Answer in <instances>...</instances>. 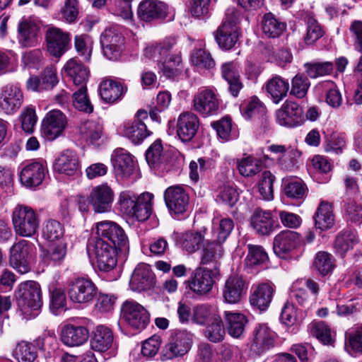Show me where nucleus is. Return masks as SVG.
I'll return each instance as SVG.
<instances>
[{"instance_id":"nucleus-1","label":"nucleus","mask_w":362,"mask_h":362,"mask_svg":"<svg viewBox=\"0 0 362 362\" xmlns=\"http://www.w3.org/2000/svg\"><path fill=\"white\" fill-rule=\"evenodd\" d=\"M144 55L158 63L159 69L167 78L173 79L180 74L178 66L182 57L175 37H168L155 44L147 46Z\"/></svg>"},{"instance_id":"nucleus-2","label":"nucleus","mask_w":362,"mask_h":362,"mask_svg":"<svg viewBox=\"0 0 362 362\" xmlns=\"http://www.w3.org/2000/svg\"><path fill=\"white\" fill-rule=\"evenodd\" d=\"M18 306L25 317H35L42 305L40 284L35 281H27L18 286L16 293Z\"/></svg>"},{"instance_id":"nucleus-3","label":"nucleus","mask_w":362,"mask_h":362,"mask_svg":"<svg viewBox=\"0 0 362 362\" xmlns=\"http://www.w3.org/2000/svg\"><path fill=\"white\" fill-rule=\"evenodd\" d=\"M118 250L117 247L101 239L90 238L87 244L89 256L95 259L98 269L103 272H110L116 267Z\"/></svg>"},{"instance_id":"nucleus-4","label":"nucleus","mask_w":362,"mask_h":362,"mask_svg":"<svg viewBox=\"0 0 362 362\" xmlns=\"http://www.w3.org/2000/svg\"><path fill=\"white\" fill-rule=\"evenodd\" d=\"M12 223L17 235L32 237L38 230L40 216L32 207L18 204L13 210Z\"/></svg>"},{"instance_id":"nucleus-5","label":"nucleus","mask_w":362,"mask_h":362,"mask_svg":"<svg viewBox=\"0 0 362 362\" xmlns=\"http://www.w3.org/2000/svg\"><path fill=\"white\" fill-rule=\"evenodd\" d=\"M95 236L92 239H101L110 245L119 248V251L126 253L129 251V238L124 229L116 222L102 221L94 224Z\"/></svg>"},{"instance_id":"nucleus-6","label":"nucleus","mask_w":362,"mask_h":362,"mask_svg":"<svg viewBox=\"0 0 362 362\" xmlns=\"http://www.w3.org/2000/svg\"><path fill=\"white\" fill-rule=\"evenodd\" d=\"M98 288L88 278L76 277L69 281L67 294L74 303L88 304L97 296Z\"/></svg>"},{"instance_id":"nucleus-7","label":"nucleus","mask_w":362,"mask_h":362,"mask_svg":"<svg viewBox=\"0 0 362 362\" xmlns=\"http://www.w3.org/2000/svg\"><path fill=\"white\" fill-rule=\"evenodd\" d=\"M121 317L135 330H142L149 322L150 315L147 310L134 300H126L121 308Z\"/></svg>"},{"instance_id":"nucleus-8","label":"nucleus","mask_w":362,"mask_h":362,"mask_svg":"<svg viewBox=\"0 0 362 362\" xmlns=\"http://www.w3.org/2000/svg\"><path fill=\"white\" fill-rule=\"evenodd\" d=\"M192 104L195 111L203 117H208L217 114L220 100L218 95L213 89L203 88L194 95Z\"/></svg>"},{"instance_id":"nucleus-9","label":"nucleus","mask_w":362,"mask_h":362,"mask_svg":"<svg viewBox=\"0 0 362 362\" xmlns=\"http://www.w3.org/2000/svg\"><path fill=\"white\" fill-rule=\"evenodd\" d=\"M239 32L236 25V18L233 11H228L226 18L219 27L216 35V40L219 47L224 49L233 48L237 43Z\"/></svg>"},{"instance_id":"nucleus-10","label":"nucleus","mask_w":362,"mask_h":362,"mask_svg":"<svg viewBox=\"0 0 362 362\" xmlns=\"http://www.w3.org/2000/svg\"><path fill=\"white\" fill-rule=\"evenodd\" d=\"M276 122L284 127H295L303 124L305 122L303 110L296 102L286 100L276 111Z\"/></svg>"},{"instance_id":"nucleus-11","label":"nucleus","mask_w":362,"mask_h":362,"mask_svg":"<svg viewBox=\"0 0 362 362\" xmlns=\"http://www.w3.org/2000/svg\"><path fill=\"white\" fill-rule=\"evenodd\" d=\"M67 124L66 115L59 110L48 112L42 122L41 132L49 141L59 137Z\"/></svg>"},{"instance_id":"nucleus-12","label":"nucleus","mask_w":362,"mask_h":362,"mask_svg":"<svg viewBox=\"0 0 362 362\" xmlns=\"http://www.w3.org/2000/svg\"><path fill=\"white\" fill-rule=\"evenodd\" d=\"M33 247L32 243L23 240L14 244L10 250V265L21 274H26L31 269L28 256L32 252Z\"/></svg>"},{"instance_id":"nucleus-13","label":"nucleus","mask_w":362,"mask_h":362,"mask_svg":"<svg viewBox=\"0 0 362 362\" xmlns=\"http://www.w3.org/2000/svg\"><path fill=\"white\" fill-rule=\"evenodd\" d=\"M192 343V334L187 330H176L165 346L164 356L168 359L183 356L189 351Z\"/></svg>"},{"instance_id":"nucleus-14","label":"nucleus","mask_w":362,"mask_h":362,"mask_svg":"<svg viewBox=\"0 0 362 362\" xmlns=\"http://www.w3.org/2000/svg\"><path fill=\"white\" fill-rule=\"evenodd\" d=\"M164 199L169 211L175 215L182 214L188 209L189 198L181 186L168 187L164 193Z\"/></svg>"},{"instance_id":"nucleus-15","label":"nucleus","mask_w":362,"mask_h":362,"mask_svg":"<svg viewBox=\"0 0 362 362\" xmlns=\"http://www.w3.org/2000/svg\"><path fill=\"white\" fill-rule=\"evenodd\" d=\"M88 200L95 213H105L111 210L114 192L107 184L100 185L92 189Z\"/></svg>"},{"instance_id":"nucleus-16","label":"nucleus","mask_w":362,"mask_h":362,"mask_svg":"<svg viewBox=\"0 0 362 362\" xmlns=\"http://www.w3.org/2000/svg\"><path fill=\"white\" fill-rule=\"evenodd\" d=\"M250 224L259 235H270L279 228V223L269 211L257 209L250 218Z\"/></svg>"},{"instance_id":"nucleus-17","label":"nucleus","mask_w":362,"mask_h":362,"mask_svg":"<svg viewBox=\"0 0 362 362\" xmlns=\"http://www.w3.org/2000/svg\"><path fill=\"white\" fill-rule=\"evenodd\" d=\"M70 41L69 34L58 28H49L46 32L47 51L56 57H61L69 49Z\"/></svg>"},{"instance_id":"nucleus-18","label":"nucleus","mask_w":362,"mask_h":362,"mask_svg":"<svg viewBox=\"0 0 362 362\" xmlns=\"http://www.w3.org/2000/svg\"><path fill=\"white\" fill-rule=\"evenodd\" d=\"M23 103V94L16 85L9 84L3 88L0 96V109L7 115L17 112Z\"/></svg>"},{"instance_id":"nucleus-19","label":"nucleus","mask_w":362,"mask_h":362,"mask_svg":"<svg viewBox=\"0 0 362 362\" xmlns=\"http://www.w3.org/2000/svg\"><path fill=\"white\" fill-rule=\"evenodd\" d=\"M46 169L43 162H28L21 170L20 181L28 187L38 186L45 178Z\"/></svg>"},{"instance_id":"nucleus-20","label":"nucleus","mask_w":362,"mask_h":362,"mask_svg":"<svg viewBox=\"0 0 362 362\" xmlns=\"http://www.w3.org/2000/svg\"><path fill=\"white\" fill-rule=\"evenodd\" d=\"M199 127L198 117L192 112H184L177 118V134L182 141H189L196 135Z\"/></svg>"},{"instance_id":"nucleus-21","label":"nucleus","mask_w":362,"mask_h":362,"mask_svg":"<svg viewBox=\"0 0 362 362\" xmlns=\"http://www.w3.org/2000/svg\"><path fill=\"white\" fill-rule=\"evenodd\" d=\"M189 288L198 295H206L213 288L215 280L211 270L199 267L188 281Z\"/></svg>"},{"instance_id":"nucleus-22","label":"nucleus","mask_w":362,"mask_h":362,"mask_svg":"<svg viewBox=\"0 0 362 362\" xmlns=\"http://www.w3.org/2000/svg\"><path fill=\"white\" fill-rule=\"evenodd\" d=\"M276 333L266 324L259 325L253 332L252 349L261 354L274 346Z\"/></svg>"},{"instance_id":"nucleus-23","label":"nucleus","mask_w":362,"mask_h":362,"mask_svg":"<svg viewBox=\"0 0 362 362\" xmlns=\"http://www.w3.org/2000/svg\"><path fill=\"white\" fill-rule=\"evenodd\" d=\"M155 283L154 274L148 264H139L132 275L129 286L134 291L148 290Z\"/></svg>"},{"instance_id":"nucleus-24","label":"nucleus","mask_w":362,"mask_h":362,"mask_svg":"<svg viewBox=\"0 0 362 362\" xmlns=\"http://www.w3.org/2000/svg\"><path fill=\"white\" fill-rule=\"evenodd\" d=\"M147 118V112L139 110L136 114V119L132 123L125 126L124 134L132 143L139 144L151 135V132L147 129L146 124L143 122L144 119Z\"/></svg>"},{"instance_id":"nucleus-25","label":"nucleus","mask_w":362,"mask_h":362,"mask_svg":"<svg viewBox=\"0 0 362 362\" xmlns=\"http://www.w3.org/2000/svg\"><path fill=\"white\" fill-rule=\"evenodd\" d=\"M112 163L117 176L129 177L134 173V157L124 148H117L112 154Z\"/></svg>"},{"instance_id":"nucleus-26","label":"nucleus","mask_w":362,"mask_h":362,"mask_svg":"<svg viewBox=\"0 0 362 362\" xmlns=\"http://www.w3.org/2000/svg\"><path fill=\"white\" fill-rule=\"evenodd\" d=\"M168 6L158 0H143L139 6L137 14L146 22L163 18L167 15Z\"/></svg>"},{"instance_id":"nucleus-27","label":"nucleus","mask_w":362,"mask_h":362,"mask_svg":"<svg viewBox=\"0 0 362 362\" xmlns=\"http://www.w3.org/2000/svg\"><path fill=\"white\" fill-rule=\"evenodd\" d=\"M88 329L81 325L68 324L63 327L61 332L62 343L69 347L83 345L88 341Z\"/></svg>"},{"instance_id":"nucleus-28","label":"nucleus","mask_w":362,"mask_h":362,"mask_svg":"<svg viewBox=\"0 0 362 362\" xmlns=\"http://www.w3.org/2000/svg\"><path fill=\"white\" fill-rule=\"evenodd\" d=\"M298 244V234L293 230H285L274 238L273 250L280 258H285Z\"/></svg>"},{"instance_id":"nucleus-29","label":"nucleus","mask_w":362,"mask_h":362,"mask_svg":"<svg viewBox=\"0 0 362 362\" xmlns=\"http://www.w3.org/2000/svg\"><path fill=\"white\" fill-rule=\"evenodd\" d=\"M54 169L59 173L69 176L76 175L80 170V161L77 153L72 150H65L56 159Z\"/></svg>"},{"instance_id":"nucleus-30","label":"nucleus","mask_w":362,"mask_h":362,"mask_svg":"<svg viewBox=\"0 0 362 362\" xmlns=\"http://www.w3.org/2000/svg\"><path fill=\"white\" fill-rule=\"evenodd\" d=\"M245 286L244 280L237 275L229 276L223 287L222 296L224 302L236 304L241 300Z\"/></svg>"},{"instance_id":"nucleus-31","label":"nucleus","mask_w":362,"mask_h":362,"mask_svg":"<svg viewBox=\"0 0 362 362\" xmlns=\"http://www.w3.org/2000/svg\"><path fill=\"white\" fill-rule=\"evenodd\" d=\"M274 291V286L269 283H262L253 288L250 296V303L252 306L259 310H265L268 308Z\"/></svg>"},{"instance_id":"nucleus-32","label":"nucleus","mask_w":362,"mask_h":362,"mask_svg":"<svg viewBox=\"0 0 362 362\" xmlns=\"http://www.w3.org/2000/svg\"><path fill=\"white\" fill-rule=\"evenodd\" d=\"M114 335L112 329L105 325H98L90 339L91 349L95 351L105 352L112 345Z\"/></svg>"},{"instance_id":"nucleus-33","label":"nucleus","mask_w":362,"mask_h":362,"mask_svg":"<svg viewBox=\"0 0 362 362\" xmlns=\"http://www.w3.org/2000/svg\"><path fill=\"white\" fill-rule=\"evenodd\" d=\"M222 78L229 85V91L233 97H237L243 88V83L240 80V70L238 64L234 62L223 63L221 66Z\"/></svg>"},{"instance_id":"nucleus-34","label":"nucleus","mask_w":362,"mask_h":362,"mask_svg":"<svg viewBox=\"0 0 362 362\" xmlns=\"http://www.w3.org/2000/svg\"><path fill=\"white\" fill-rule=\"evenodd\" d=\"M333 204L327 201H321L314 215L315 225L321 230H326L334 224Z\"/></svg>"},{"instance_id":"nucleus-35","label":"nucleus","mask_w":362,"mask_h":362,"mask_svg":"<svg viewBox=\"0 0 362 362\" xmlns=\"http://www.w3.org/2000/svg\"><path fill=\"white\" fill-rule=\"evenodd\" d=\"M126 89L120 82L111 79L103 81L99 86L101 98L106 103H113L120 100Z\"/></svg>"},{"instance_id":"nucleus-36","label":"nucleus","mask_w":362,"mask_h":362,"mask_svg":"<svg viewBox=\"0 0 362 362\" xmlns=\"http://www.w3.org/2000/svg\"><path fill=\"white\" fill-rule=\"evenodd\" d=\"M64 74L76 86H86L89 76L88 69L75 58L69 59L64 66Z\"/></svg>"},{"instance_id":"nucleus-37","label":"nucleus","mask_w":362,"mask_h":362,"mask_svg":"<svg viewBox=\"0 0 362 362\" xmlns=\"http://www.w3.org/2000/svg\"><path fill=\"white\" fill-rule=\"evenodd\" d=\"M303 20L306 25L303 41L307 45H312L324 35L325 30L313 13H305Z\"/></svg>"},{"instance_id":"nucleus-38","label":"nucleus","mask_w":362,"mask_h":362,"mask_svg":"<svg viewBox=\"0 0 362 362\" xmlns=\"http://www.w3.org/2000/svg\"><path fill=\"white\" fill-rule=\"evenodd\" d=\"M265 89L272 101L278 104L286 96L289 83L281 76H276L267 82Z\"/></svg>"},{"instance_id":"nucleus-39","label":"nucleus","mask_w":362,"mask_h":362,"mask_svg":"<svg viewBox=\"0 0 362 362\" xmlns=\"http://www.w3.org/2000/svg\"><path fill=\"white\" fill-rule=\"evenodd\" d=\"M223 250L221 243L215 240H207L203 245L201 255L202 264H213L217 268L219 259L223 256Z\"/></svg>"},{"instance_id":"nucleus-40","label":"nucleus","mask_w":362,"mask_h":362,"mask_svg":"<svg viewBox=\"0 0 362 362\" xmlns=\"http://www.w3.org/2000/svg\"><path fill=\"white\" fill-rule=\"evenodd\" d=\"M224 319L228 334L235 338L240 337L247 322L246 317L239 313L224 312Z\"/></svg>"},{"instance_id":"nucleus-41","label":"nucleus","mask_w":362,"mask_h":362,"mask_svg":"<svg viewBox=\"0 0 362 362\" xmlns=\"http://www.w3.org/2000/svg\"><path fill=\"white\" fill-rule=\"evenodd\" d=\"M286 23L276 18L272 13H266L262 20V29L264 34L270 38L281 36L286 30Z\"/></svg>"},{"instance_id":"nucleus-42","label":"nucleus","mask_w":362,"mask_h":362,"mask_svg":"<svg viewBox=\"0 0 362 362\" xmlns=\"http://www.w3.org/2000/svg\"><path fill=\"white\" fill-rule=\"evenodd\" d=\"M66 255V244L60 243L41 250L42 261L47 265L60 264Z\"/></svg>"},{"instance_id":"nucleus-43","label":"nucleus","mask_w":362,"mask_h":362,"mask_svg":"<svg viewBox=\"0 0 362 362\" xmlns=\"http://www.w3.org/2000/svg\"><path fill=\"white\" fill-rule=\"evenodd\" d=\"M358 242V237L354 233L349 231L341 233L337 235L334 243V252L337 255L344 257L349 251L353 250Z\"/></svg>"},{"instance_id":"nucleus-44","label":"nucleus","mask_w":362,"mask_h":362,"mask_svg":"<svg viewBox=\"0 0 362 362\" xmlns=\"http://www.w3.org/2000/svg\"><path fill=\"white\" fill-rule=\"evenodd\" d=\"M153 195L146 192L139 197V200L133 211L129 216L135 218L138 221H145L152 213V199Z\"/></svg>"},{"instance_id":"nucleus-45","label":"nucleus","mask_w":362,"mask_h":362,"mask_svg":"<svg viewBox=\"0 0 362 362\" xmlns=\"http://www.w3.org/2000/svg\"><path fill=\"white\" fill-rule=\"evenodd\" d=\"M38 28L30 21H23L18 25L19 42L23 47L35 46L37 43Z\"/></svg>"},{"instance_id":"nucleus-46","label":"nucleus","mask_w":362,"mask_h":362,"mask_svg":"<svg viewBox=\"0 0 362 362\" xmlns=\"http://www.w3.org/2000/svg\"><path fill=\"white\" fill-rule=\"evenodd\" d=\"M218 315L215 307L207 304L197 305L193 309L192 320L197 325H204Z\"/></svg>"},{"instance_id":"nucleus-47","label":"nucleus","mask_w":362,"mask_h":362,"mask_svg":"<svg viewBox=\"0 0 362 362\" xmlns=\"http://www.w3.org/2000/svg\"><path fill=\"white\" fill-rule=\"evenodd\" d=\"M190 62L199 70L211 69L215 66V61L210 52L202 48L194 49L192 51Z\"/></svg>"},{"instance_id":"nucleus-48","label":"nucleus","mask_w":362,"mask_h":362,"mask_svg":"<svg viewBox=\"0 0 362 362\" xmlns=\"http://www.w3.org/2000/svg\"><path fill=\"white\" fill-rule=\"evenodd\" d=\"M233 227L234 223L230 218H222L217 222L214 220L212 226L214 240L221 244L224 243L233 230Z\"/></svg>"},{"instance_id":"nucleus-49","label":"nucleus","mask_w":362,"mask_h":362,"mask_svg":"<svg viewBox=\"0 0 362 362\" xmlns=\"http://www.w3.org/2000/svg\"><path fill=\"white\" fill-rule=\"evenodd\" d=\"M313 265L321 275L326 276L331 274L335 267L334 258L327 252L320 251L315 255Z\"/></svg>"},{"instance_id":"nucleus-50","label":"nucleus","mask_w":362,"mask_h":362,"mask_svg":"<svg viewBox=\"0 0 362 362\" xmlns=\"http://www.w3.org/2000/svg\"><path fill=\"white\" fill-rule=\"evenodd\" d=\"M237 168L241 175L252 177L262 170V165L259 159L249 156L238 160Z\"/></svg>"},{"instance_id":"nucleus-51","label":"nucleus","mask_w":362,"mask_h":362,"mask_svg":"<svg viewBox=\"0 0 362 362\" xmlns=\"http://www.w3.org/2000/svg\"><path fill=\"white\" fill-rule=\"evenodd\" d=\"M79 131L83 139L94 144L100 138L102 127L98 122L88 120L81 124Z\"/></svg>"},{"instance_id":"nucleus-52","label":"nucleus","mask_w":362,"mask_h":362,"mask_svg":"<svg viewBox=\"0 0 362 362\" xmlns=\"http://www.w3.org/2000/svg\"><path fill=\"white\" fill-rule=\"evenodd\" d=\"M13 355L18 362H33L37 356L35 346L24 341L16 345Z\"/></svg>"},{"instance_id":"nucleus-53","label":"nucleus","mask_w":362,"mask_h":362,"mask_svg":"<svg viewBox=\"0 0 362 362\" xmlns=\"http://www.w3.org/2000/svg\"><path fill=\"white\" fill-rule=\"evenodd\" d=\"M284 191L288 198L303 199L305 197L308 188L302 180L295 178L285 184Z\"/></svg>"},{"instance_id":"nucleus-54","label":"nucleus","mask_w":362,"mask_h":362,"mask_svg":"<svg viewBox=\"0 0 362 362\" xmlns=\"http://www.w3.org/2000/svg\"><path fill=\"white\" fill-rule=\"evenodd\" d=\"M268 260V255L260 245H248V253L245 259L248 267H253L264 264Z\"/></svg>"},{"instance_id":"nucleus-55","label":"nucleus","mask_w":362,"mask_h":362,"mask_svg":"<svg viewBox=\"0 0 362 362\" xmlns=\"http://www.w3.org/2000/svg\"><path fill=\"white\" fill-rule=\"evenodd\" d=\"M100 43L102 47L124 46V38L120 29L116 26L107 28L101 34Z\"/></svg>"},{"instance_id":"nucleus-56","label":"nucleus","mask_w":362,"mask_h":362,"mask_svg":"<svg viewBox=\"0 0 362 362\" xmlns=\"http://www.w3.org/2000/svg\"><path fill=\"white\" fill-rule=\"evenodd\" d=\"M205 337L211 342H219L223 339L225 329L220 315L206 326L204 331Z\"/></svg>"},{"instance_id":"nucleus-57","label":"nucleus","mask_w":362,"mask_h":362,"mask_svg":"<svg viewBox=\"0 0 362 362\" xmlns=\"http://www.w3.org/2000/svg\"><path fill=\"white\" fill-rule=\"evenodd\" d=\"M305 70L308 76L315 78L330 74L334 69L332 62H308L304 64Z\"/></svg>"},{"instance_id":"nucleus-58","label":"nucleus","mask_w":362,"mask_h":362,"mask_svg":"<svg viewBox=\"0 0 362 362\" xmlns=\"http://www.w3.org/2000/svg\"><path fill=\"white\" fill-rule=\"evenodd\" d=\"M204 239V235L197 231H188L182 235V246L189 253L196 252L200 248Z\"/></svg>"},{"instance_id":"nucleus-59","label":"nucleus","mask_w":362,"mask_h":362,"mask_svg":"<svg viewBox=\"0 0 362 362\" xmlns=\"http://www.w3.org/2000/svg\"><path fill=\"white\" fill-rule=\"evenodd\" d=\"M275 176L269 170H265L262 173L259 181V192L262 198L265 200H271L274 197L273 184Z\"/></svg>"},{"instance_id":"nucleus-60","label":"nucleus","mask_w":362,"mask_h":362,"mask_svg":"<svg viewBox=\"0 0 362 362\" xmlns=\"http://www.w3.org/2000/svg\"><path fill=\"white\" fill-rule=\"evenodd\" d=\"M64 235L63 226L56 220H48L45 222L42 228V236L49 241L59 240Z\"/></svg>"},{"instance_id":"nucleus-61","label":"nucleus","mask_w":362,"mask_h":362,"mask_svg":"<svg viewBox=\"0 0 362 362\" xmlns=\"http://www.w3.org/2000/svg\"><path fill=\"white\" fill-rule=\"evenodd\" d=\"M73 104L79 111L87 113L93 112V107L88 97L86 86H81V87L73 94Z\"/></svg>"},{"instance_id":"nucleus-62","label":"nucleus","mask_w":362,"mask_h":362,"mask_svg":"<svg viewBox=\"0 0 362 362\" xmlns=\"http://www.w3.org/2000/svg\"><path fill=\"white\" fill-rule=\"evenodd\" d=\"M310 334L320 341L323 344H332L333 339L331 330L323 322H313L310 325Z\"/></svg>"},{"instance_id":"nucleus-63","label":"nucleus","mask_w":362,"mask_h":362,"mask_svg":"<svg viewBox=\"0 0 362 362\" xmlns=\"http://www.w3.org/2000/svg\"><path fill=\"white\" fill-rule=\"evenodd\" d=\"M218 136L223 141H228L235 137L232 132V122L228 117H223L211 124Z\"/></svg>"},{"instance_id":"nucleus-64","label":"nucleus","mask_w":362,"mask_h":362,"mask_svg":"<svg viewBox=\"0 0 362 362\" xmlns=\"http://www.w3.org/2000/svg\"><path fill=\"white\" fill-rule=\"evenodd\" d=\"M310 85L306 76L297 74L292 79L290 93L298 98H303L306 95Z\"/></svg>"}]
</instances>
